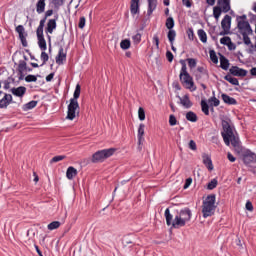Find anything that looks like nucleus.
I'll list each match as a JSON object with an SVG mask.
<instances>
[{"instance_id": "e2e57ef3", "label": "nucleus", "mask_w": 256, "mask_h": 256, "mask_svg": "<svg viewBox=\"0 0 256 256\" xmlns=\"http://www.w3.org/2000/svg\"><path fill=\"white\" fill-rule=\"evenodd\" d=\"M227 159L230 161V163H235V161H237V158H235V156H233V154L230 152L227 154Z\"/></svg>"}, {"instance_id": "a878e982", "label": "nucleus", "mask_w": 256, "mask_h": 256, "mask_svg": "<svg viewBox=\"0 0 256 256\" xmlns=\"http://www.w3.org/2000/svg\"><path fill=\"white\" fill-rule=\"evenodd\" d=\"M229 59H227V57L223 56V54H220V67L221 69H223L224 71H228L229 70Z\"/></svg>"}, {"instance_id": "680f3d73", "label": "nucleus", "mask_w": 256, "mask_h": 256, "mask_svg": "<svg viewBox=\"0 0 256 256\" xmlns=\"http://www.w3.org/2000/svg\"><path fill=\"white\" fill-rule=\"evenodd\" d=\"M52 3L56 7H61V6H63V3H65V0H52Z\"/></svg>"}, {"instance_id": "f704fd0d", "label": "nucleus", "mask_w": 256, "mask_h": 256, "mask_svg": "<svg viewBox=\"0 0 256 256\" xmlns=\"http://www.w3.org/2000/svg\"><path fill=\"white\" fill-rule=\"evenodd\" d=\"M143 135H145V124H140L138 128V141L141 143L143 141Z\"/></svg>"}, {"instance_id": "052dcab7", "label": "nucleus", "mask_w": 256, "mask_h": 256, "mask_svg": "<svg viewBox=\"0 0 256 256\" xmlns=\"http://www.w3.org/2000/svg\"><path fill=\"white\" fill-rule=\"evenodd\" d=\"M188 145H189V149H191V151H197V143H195L194 140H190Z\"/></svg>"}, {"instance_id": "6ab92c4d", "label": "nucleus", "mask_w": 256, "mask_h": 256, "mask_svg": "<svg viewBox=\"0 0 256 256\" xmlns=\"http://www.w3.org/2000/svg\"><path fill=\"white\" fill-rule=\"evenodd\" d=\"M38 39V47L41 51H47V41H45V36L42 33H36Z\"/></svg>"}, {"instance_id": "423d86ee", "label": "nucleus", "mask_w": 256, "mask_h": 256, "mask_svg": "<svg viewBox=\"0 0 256 256\" xmlns=\"http://www.w3.org/2000/svg\"><path fill=\"white\" fill-rule=\"evenodd\" d=\"M236 21L240 35L253 34L251 24H249V21H247V15L243 14L242 16H237Z\"/></svg>"}, {"instance_id": "bb28decb", "label": "nucleus", "mask_w": 256, "mask_h": 256, "mask_svg": "<svg viewBox=\"0 0 256 256\" xmlns=\"http://www.w3.org/2000/svg\"><path fill=\"white\" fill-rule=\"evenodd\" d=\"M221 97L224 103H226L227 105H237V100L235 98L227 94H222Z\"/></svg>"}, {"instance_id": "338daca9", "label": "nucleus", "mask_w": 256, "mask_h": 256, "mask_svg": "<svg viewBox=\"0 0 256 256\" xmlns=\"http://www.w3.org/2000/svg\"><path fill=\"white\" fill-rule=\"evenodd\" d=\"M246 209L247 211H253V203L251 201L246 202Z\"/></svg>"}, {"instance_id": "ea45409f", "label": "nucleus", "mask_w": 256, "mask_h": 256, "mask_svg": "<svg viewBox=\"0 0 256 256\" xmlns=\"http://www.w3.org/2000/svg\"><path fill=\"white\" fill-rule=\"evenodd\" d=\"M209 55L212 63L217 65V63H219V58L217 57V53L215 52V50H210Z\"/></svg>"}, {"instance_id": "9d476101", "label": "nucleus", "mask_w": 256, "mask_h": 256, "mask_svg": "<svg viewBox=\"0 0 256 256\" xmlns=\"http://www.w3.org/2000/svg\"><path fill=\"white\" fill-rule=\"evenodd\" d=\"M16 33H18L19 35V39L21 41L22 47H28L27 32H25V27H23V25H18L16 27Z\"/></svg>"}, {"instance_id": "09e8293b", "label": "nucleus", "mask_w": 256, "mask_h": 256, "mask_svg": "<svg viewBox=\"0 0 256 256\" xmlns=\"http://www.w3.org/2000/svg\"><path fill=\"white\" fill-rule=\"evenodd\" d=\"M47 21V18H43L40 20V24L36 30V33H43V28L45 27V22Z\"/></svg>"}, {"instance_id": "6e6552de", "label": "nucleus", "mask_w": 256, "mask_h": 256, "mask_svg": "<svg viewBox=\"0 0 256 256\" xmlns=\"http://www.w3.org/2000/svg\"><path fill=\"white\" fill-rule=\"evenodd\" d=\"M222 128L223 132H221V135L223 137V141L225 145H229V138L231 135H233V129L231 128V124H229V121L222 120Z\"/></svg>"}, {"instance_id": "393cba45", "label": "nucleus", "mask_w": 256, "mask_h": 256, "mask_svg": "<svg viewBox=\"0 0 256 256\" xmlns=\"http://www.w3.org/2000/svg\"><path fill=\"white\" fill-rule=\"evenodd\" d=\"M227 147L232 145V147H239V138L232 132V135L228 136V144Z\"/></svg>"}, {"instance_id": "a211bd4d", "label": "nucleus", "mask_w": 256, "mask_h": 256, "mask_svg": "<svg viewBox=\"0 0 256 256\" xmlns=\"http://www.w3.org/2000/svg\"><path fill=\"white\" fill-rule=\"evenodd\" d=\"M25 71H27V62H25V60H20L18 63V74L19 76V80L23 81L25 75L23 73H25Z\"/></svg>"}, {"instance_id": "4c0bfd02", "label": "nucleus", "mask_w": 256, "mask_h": 256, "mask_svg": "<svg viewBox=\"0 0 256 256\" xmlns=\"http://www.w3.org/2000/svg\"><path fill=\"white\" fill-rule=\"evenodd\" d=\"M120 47H121V49L126 51L127 49H129L131 47V40H129V39L122 40L120 42Z\"/></svg>"}, {"instance_id": "473e14b6", "label": "nucleus", "mask_w": 256, "mask_h": 256, "mask_svg": "<svg viewBox=\"0 0 256 256\" xmlns=\"http://www.w3.org/2000/svg\"><path fill=\"white\" fill-rule=\"evenodd\" d=\"M225 81H228V83H231V85L239 86V80L237 78H234L231 76V74H227L224 76Z\"/></svg>"}, {"instance_id": "412c9836", "label": "nucleus", "mask_w": 256, "mask_h": 256, "mask_svg": "<svg viewBox=\"0 0 256 256\" xmlns=\"http://www.w3.org/2000/svg\"><path fill=\"white\" fill-rule=\"evenodd\" d=\"M202 159L203 164L207 167L208 171H213V161L211 160V156L203 154Z\"/></svg>"}, {"instance_id": "864d4df0", "label": "nucleus", "mask_w": 256, "mask_h": 256, "mask_svg": "<svg viewBox=\"0 0 256 256\" xmlns=\"http://www.w3.org/2000/svg\"><path fill=\"white\" fill-rule=\"evenodd\" d=\"M169 125H171V127H175V125H177V118L175 117V115H170Z\"/></svg>"}, {"instance_id": "9b49d317", "label": "nucleus", "mask_w": 256, "mask_h": 256, "mask_svg": "<svg viewBox=\"0 0 256 256\" xmlns=\"http://www.w3.org/2000/svg\"><path fill=\"white\" fill-rule=\"evenodd\" d=\"M243 162L245 165H251V163L255 162L256 154L253 153L251 150H246L243 155Z\"/></svg>"}, {"instance_id": "0e129e2a", "label": "nucleus", "mask_w": 256, "mask_h": 256, "mask_svg": "<svg viewBox=\"0 0 256 256\" xmlns=\"http://www.w3.org/2000/svg\"><path fill=\"white\" fill-rule=\"evenodd\" d=\"M235 244L237 245V247H239L240 249H244L243 244L241 243V238H239V236H237L236 240H235Z\"/></svg>"}, {"instance_id": "3c124183", "label": "nucleus", "mask_w": 256, "mask_h": 256, "mask_svg": "<svg viewBox=\"0 0 256 256\" xmlns=\"http://www.w3.org/2000/svg\"><path fill=\"white\" fill-rule=\"evenodd\" d=\"M138 118L140 121H145V109L143 107L138 109Z\"/></svg>"}, {"instance_id": "f257e3e1", "label": "nucleus", "mask_w": 256, "mask_h": 256, "mask_svg": "<svg viewBox=\"0 0 256 256\" xmlns=\"http://www.w3.org/2000/svg\"><path fill=\"white\" fill-rule=\"evenodd\" d=\"M164 217L166 219V224L168 227H172V229H179L180 227H185L188 221H191V217H193V213L191 209L185 207L177 212V215L173 219V214L167 208L164 212Z\"/></svg>"}, {"instance_id": "79ce46f5", "label": "nucleus", "mask_w": 256, "mask_h": 256, "mask_svg": "<svg viewBox=\"0 0 256 256\" xmlns=\"http://www.w3.org/2000/svg\"><path fill=\"white\" fill-rule=\"evenodd\" d=\"M201 109L204 115H209V104H207V101L201 100Z\"/></svg>"}, {"instance_id": "13d9d810", "label": "nucleus", "mask_w": 256, "mask_h": 256, "mask_svg": "<svg viewBox=\"0 0 256 256\" xmlns=\"http://www.w3.org/2000/svg\"><path fill=\"white\" fill-rule=\"evenodd\" d=\"M166 58L169 61V63H173V59H174L173 52L168 50L166 52Z\"/></svg>"}, {"instance_id": "f3484780", "label": "nucleus", "mask_w": 256, "mask_h": 256, "mask_svg": "<svg viewBox=\"0 0 256 256\" xmlns=\"http://www.w3.org/2000/svg\"><path fill=\"white\" fill-rule=\"evenodd\" d=\"M178 99H180V103L185 109H191L193 107V102L189 99V94H186L183 97L178 96Z\"/></svg>"}, {"instance_id": "a18cd8bd", "label": "nucleus", "mask_w": 256, "mask_h": 256, "mask_svg": "<svg viewBox=\"0 0 256 256\" xmlns=\"http://www.w3.org/2000/svg\"><path fill=\"white\" fill-rule=\"evenodd\" d=\"M40 59L42 62V64L40 65V67H43V65H45L47 63V61H49V54H47V52L42 51Z\"/></svg>"}, {"instance_id": "c756f323", "label": "nucleus", "mask_w": 256, "mask_h": 256, "mask_svg": "<svg viewBox=\"0 0 256 256\" xmlns=\"http://www.w3.org/2000/svg\"><path fill=\"white\" fill-rule=\"evenodd\" d=\"M45 0H39L36 4V11L39 15H41V13H45Z\"/></svg>"}, {"instance_id": "49530a36", "label": "nucleus", "mask_w": 256, "mask_h": 256, "mask_svg": "<svg viewBox=\"0 0 256 256\" xmlns=\"http://www.w3.org/2000/svg\"><path fill=\"white\" fill-rule=\"evenodd\" d=\"M221 13H222L221 7L215 6V7L213 8V15H214V18H215L216 20H218L219 17H221Z\"/></svg>"}, {"instance_id": "bf43d9fd", "label": "nucleus", "mask_w": 256, "mask_h": 256, "mask_svg": "<svg viewBox=\"0 0 256 256\" xmlns=\"http://www.w3.org/2000/svg\"><path fill=\"white\" fill-rule=\"evenodd\" d=\"M182 5L188 9H191V7H193V2L191 0H182Z\"/></svg>"}, {"instance_id": "2eb2a0df", "label": "nucleus", "mask_w": 256, "mask_h": 256, "mask_svg": "<svg viewBox=\"0 0 256 256\" xmlns=\"http://www.w3.org/2000/svg\"><path fill=\"white\" fill-rule=\"evenodd\" d=\"M67 61V52L63 49V46L59 48L58 54L56 56L57 65H63Z\"/></svg>"}, {"instance_id": "c85d7f7f", "label": "nucleus", "mask_w": 256, "mask_h": 256, "mask_svg": "<svg viewBox=\"0 0 256 256\" xmlns=\"http://www.w3.org/2000/svg\"><path fill=\"white\" fill-rule=\"evenodd\" d=\"M196 73L203 75L205 79H209V70L205 66H198L196 69Z\"/></svg>"}, {"instance_id": "c03bdc74", "label": "nucleus", "mask_w": 256, "mask_h": 256, "mask_svg": "<svg viewBox=\"0 0 256 256\" xmlns=\"http://www.w3.org/2000/svg\"><path fill=\"white\" fill-rule=\"evenodd\" d=\"M249 35H251V34H242L243 41H244L245 45H250V47L253 49V47H255V45H253V43L251 42V38H249Z\"/></svg>"}, {"instance_id": "6e6d98bb", "label": "nucleus", "mask_w": 256, "mask_h": 256, "mask_svg": "<svg viewBox=\"0 0 256 256\" xmlns=\"http://www.w3.org/2000/svg\"><path fill=\"white\" fill-rule=\"evenodd\" d=\"M191 183H193V178H187L183 186V189H189V187H191Z\"/></svg>"}, {"instance_id": "ddd939ff", "label": "nucleus", "mask_w": 256, "mask_h": 256, "mask_svg": "<svg viewBox=\"0 0 256 256\" xmlns=\"http://www.w3.org/2000/svg\"><path fill=\"white\" fill-rule=\"evenodd\" d=\"M57 19H59V15L56 14L54 19H49L47 23V27L45 28V33L53 34V31L57 29Z\"/></svg>"}, {"instance_id": "8fccbe9b", "label": "nucleus", "mask_w": 256, "mask_h": 256, "mask_svg": "<svg viewBox=\"0 0 256 256\" xmlns=\"http://www.w3.org/2000/svg\"><path fill=\"white\" fill-rule=\"evenodd\" d=\"M67 156L65 155H58L54 156L51 160L50 163H59V161H63V159H66Z\"/></svg>"}, {"instance_id": "69168bd1", "label": "nucleus", "mask_w": 256, "mask_h": 256, "mask_svg": "<svg viewBox=\"0 0 256 256\" xmlns=\"http://www.w3.org/2000/svg\"><path fill=\"white\" fill-rule=\"evenodd\" d=\"M4 89L7 91V89L11 88V82L9 80H4L3 81Z\"/></svg>"}, {"instance_id": "603ef678", "label": "nucleus", "mask_w": 256, "mask_h": 256, "mask_svg": "<svg viewBox=\"0 0 256 256\" xmlns=\"http://www.w3.org/2000/svg\"><path fill=\"white\" fill-rule=\"evenodd\" d=\"M132 41L135 43V45H139V43H141V33H137L132 36Z\"/></svg>"}, {"instance_id": "39448f33", "label": "nucleus", "mask_w": 256, "mask_h": 256, "mask_svg": "<svg viewBox=\"0 0 256 256\" xmlns=\"http://www.w3.org/2000/svg\"><path fill=\"white\" fill-rule=\"evenodd\" d=\"M215 199V194H210L203 201L202 215L204 219H207V217H213V215H215V209H217V206H215Z\"/></svg>"}, {"instance_id": "5701e85b", "label": "nucleus", "mask_w": 256, "mask_h": 256, "mask_svg": "<svg viewBox=\"0 0 256 256\" xmlns=\"http://www.w3.org/2000/svg\"><path fill=\"white\" fill-rule=\"evenodd\" d=\"M147 1H148L147 15L148 17H151V15H153V11L157 9V0H147Z\"/></svg>"}, {"instance_id": "aec40b11", "label": "nucleus", "mask_w": 256, "mask_h": 256, "mask_svg": "<svg viewBox=\"0 0 256 256\" xmlns=\"http://www.w3.org/2000/svg\"><path fill=\"white\" fill-rule=\"evenodd\" d=\"M11 93L15 95V97H23L25 93H27V88L25 86H20L17 88H12Z\"/></svg>"}, {"instance_id": "37998d69", "label": "nucleus", "mask_w": 256, "mask_h": 256, "mask_svg": "<svg viewBox=\"0 0 256 256\" xmlns=\"http://www.w3.org/2000/svg\"><path fill=\"white\" fill-rule=\"evenodd\" d=\"M166 27L169 30H173V27H175V20L173 19V17H168L166 19Z\"/></svg>"}, {"instance_id": "cd10ccee", "label": "nucleus", "mask_w": 256, "mask_h": 256, "mask_svg": "<svg viewBox=\"0 0 256 256\" xmlns=\"http://www.w3.org/2000/svg\"><path fill=\"white\" fill-rule=\"evenodd\" d=\"M220 5H222L223 13H229L231 11V0H221Z\"/></svg>"}, {"instance_id": "7c9ffc66", "label": "nucleus", "mask_w": 256, "mask_h": 256, "mask_svg": "<svg viewBox=\"0 0 256 256\" xmlns=\"http://www.w3.org/2000/svg\"><path fill=\"white\" fill-rule=\"evenodd\" d=\"M186 119L191 123H197L198 117H197V114H195V112L189 111L186 113Z\"/></svg>"}, {"instance_id": "1a4fd4ad", "label": "nucleus", "mask_w": 256, "mask_h": 256, "mask_svg": "<svg viewBox=\"0 0 256 256\" xmlns=\"http://www.w3.org/2000/svg\"><path fill=\"white\" fill-rule=\"evenodd\" d=\"M221 27L223 31L220 32V35H229V31L231 30V16H224V18L221 21Z\"/></svg>"}, {"instance_id": "4468645a", "label": "nucleus", "mask_w": 256, "mask_h": 256, "mask_svg": "<svg viewBox=\"0 0 256 256\" xmlns=\"http://www.w3.org/2000/svg\"><path fill=\"white\" fill-rule=\"evenodd\" d=\"M11 103H13V96L11 94L4 93L3 98L0 99V109H7Z\"/></svg>"}, {"instance_id": "58836bf2", "label": "nucleus", "mask_w": 256, "mask_h": 256, "mask_svg": "<svg viewBox=\"0 0 256 256\" xmlns=\"http://www.w3.org/2000/svg\"><path fill=\"white\" fill-rule=\"evenodd\" d=\"M59 227H61V222L59 221H53L48 224L49 231H55V229H59Z\"/></svg>"}, {"instance_id": "f8f14e48", "label": "nucleus", "mask_w": 256, "mask_h": 256, "mask_svg": "<svg viewBox=\"0 0 256 256\" xmlns=\"http://www.w3.org/2000/svg\"><path fill=\"white\" fill-rule=\"evenodd\" d=\"M229 73L233 75V77H247V70L239 68L238 66H232L229 69Z\"/></svg>"}, {"instance_id": "5fc2aeb1", "label": "nucleus", "mask_w": 256, "mask_h": 256, "mask_svg": "<svg viewBox=\"0 0 256 256\" xmlns=\"http://www.w3.org/2000/svg\"><path fill=\"white\" fill-rule=\"evenodd\" d=\"M152 43L156 46V49H159V35L155 34L152 38Z\"/></svg>"}, {"instance_id": "f03ea898", "label": "nucleus", "mask_w": 256, "mask_h": 256, "mask_svg": "<svg viewBox=\"0 0 256 256\" xmlns=\"http://www.w3.org/2000/svg\"><path fill=\"white\" fill-rule=\"evenodd\" d=\"M187 62H188V67L190 69H195V67H197V59L195 58H188L186 60L181 59L179 61L180 65H182L180 70V75H179L180 82L183 85V87H185V89H189V91H197V86H195L193 77L187 71Z\"/></svg>"}, {"instance_id": "0eeeda50", "label": "nucleus", "mask_w": 256, "mask_h": 256, "mask_svg": "<svg viewBox=\"0 0 256 256\" xmlns=\"http://www.w3.org/2000/svg\"><path fill=\"white\" fill-rule=\"evenodd\" d=\"M115 148H108V149H103L95 152L92 155V163H103L105 159H109V157H113L115 155Z\"/></svg>"}, {"instance_id": "de8ad7c7", "label": "nucleus", "mask_w": 256, "mask_h": 256, "mask_svg": "<svg viewBox=\"0 0 256 256\" xmlns=\"http://www.w3.org/2000/svg\"><path fill=\"white\" fill-rule=\"evenodd\" d=\"M218 181H217V179H212L209 183H208V185H207V189H209V191H213V189H215L216 187H217V185H218Z\"/></svg>"}, {"instance_id": "4d7b16f0", "label": "nucleus", "mask_w": 256, "mask_h": 256, "mask_svg": "<svg viewBox=\"0 0 256 256\" xmlns=\"http://www.w3.org/2000/svg\"><path fill=\"white\" fill-rule=\"evenodd\" d=\"M85 22H86L85 16L80 17L79 24H78L79 29L85 28Z\"/></svg>"}, {"instance_id": "b1692460", "label": "nucleus", "mask_w": 256, "mask_h": 256, "mask_svg": "<svg viewBox=\"0 0 256 256\" xmlns=\"http://www.w3.org/2000/svg\"><path fill=\"white\" fill-rule=\"evenodd\" d=\"M77 173L78 172H77V169H75V167L69 166L66 171V177L71 181L75 179V177H77Z\"/></svg>"}, {"instance_id": "dca6fc26", "label": "nucleus", "mask_w": 256, "mask_h": 256, "mask_svg": "<svg viewBox=\"0 0 256 256\" xmlns=\"http://www.w3.org/2000/svg\"><path fill=\"white\" fill-rule=\"evenodd\" d=\"M141 0H131L130 1V13L133 17H135V15H139L140 13V2Z\"/></svg>"}, {"instance_id": "20e7f679", "label": "nucleus", "mask_w": 256, "mask_h": 256, "mask_svg": "<svg viewBox=\"0 0 256 256\" xmlns=\"http://www.w3.org/2000/svg\"><path fill=\"white\" fill-rule=\"evenodd\" d=\"M79 97H81V85L77 84L73 94V98L70 99V103L68 105L66 118L70 121H73V119L77 117V114L79 115V101H77Z\"/></svg>"}, {"instance_id": "72a5a7b5", "label": "nucleus", "mask_w": 256, "mask_h": 256, "mask_svg": "<svg viewBox=\"0 0 256 256\" xmlns=\"http://www.w3.org/2000/svg\"><path fill=\"white\" fill-rule=\"evenodd\" d=\"M167 37L170 45H173V43H175V37H177V32H175V30H169Z\"/></svg>"}, {"instance_id": "7ed1b4c3", "label": "nucleus", "mask_w": 256, "mask_h": 256, "mask_svg": "<svg viewBox=\"0 0 256 256\" xmlns=\"http://www.w3.org/2000/svg\"><path fill=\"white\" fill-rule=\"evenodd\" d=\"M79 97H81V85L77 84L73 94V98L70 99V103L68 105L66 118L70 121H73V119L77 117V114L79 115V101H77Z\"/></svg>"}, {"instance_id": "e433bc0d", "label": "nucleus", "mask_w": 256, "mask_h": 256, "mask_svg": "<svg viewBox=\"0 0 256 256\" xmlns=\"http://www.w3.org/2000/svg\"><path fill=\"white\" fill-rule=\"evenodd\" d=\"M198 37L202 43H207V33L203 29L198 30Z\"/></svg>"}, {"instance_id": "c9c22d12", "label": "nucleus", "mask_w": 256, "mask_h": 256, "mask_svg": "<svg viewBox=\"0 0 256 256\" xmlns=\"http://www.w3.org/2000/svg\"><path fill=\"white\" fill-rule=\"evenodd\" d=\"M208 103L211 105V107H219L221 101L215 97V94L208 99Z\"/></svg>"}, {"instance_id": "4be33fe9", "label": "nucleus", "mask_w": 256, "mask_h": 256, "mask_svg": "<svg viewBox=\"0 0 256 256\" xmlns=\"http://www.w3.org/2000/svg\"><path fill=\"white\" fill-rule=\"evenodd\" d=\"M221 45H227L229 51H235L236 47H231L233 45V42L231 41V37L224 36L220 39Z\"/></svg>"}, {"instance_id": "2f4dec72", "label": "nucleus", "mask_w": 256, "mask_h": 256, "mask_svg": "<svg viewBox=\"0 0 256 256\" xmlns=\"http://www.w3.org/2000/svg\"><path fill=\"white\" fill-rule=\"evenodd\" d=\"M37 101L35 100H32L28 103H26L24 106H23V110L24 111H31V109H35V107H37Z\"/></svg>"}, {"instance_id": "a19ab883", "label": "nucleus", "mask_w": 256, "mask_h": 256, "mask_svg": "<svg viewBox=\"0 0 256 256\" xmlns=\"http://www.w3.org/2000/svg\"><path fill=\"white\" fill-rule=\"evenodd\" d=\"M37 77H41V75H32L29 74L25 77L26 83H36L37 82Z\"/></svg>"}, {"instance_id": "774afa93", "label": "nucleus", "mask_w": 256, "mask_h": 256, "mask_svg": "<svg viewBox=\"0 0 256 256\" xmlns=\"http://www.w3.org/2000/svg\"><path fill=\"white\" fill-rule=\"evenodd\" d=\"M51 15H53V9L47 10L45 12L44 18L47 19L48 17H51Z\"/></svg>"}]
</instances>
